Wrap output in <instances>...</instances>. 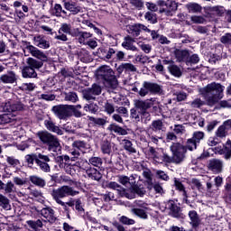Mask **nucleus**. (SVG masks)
Listing matches in <instances>:
<instances>
[{
  "mask_svg": "<svg viewBox=\"0 0 231 231\" xmlns=\"http://www.w3.org/2000/svg\"><path fill=\"white\" fill-rule=\"evenodd\" d=\"M225 91V87L220 83L212 82L208 84L202 89H200L201 95L206 99L208 106H216L221 98H223V92Z\"/></svg>",
  "mask_w": 231,
  "mask_h": 231,
  "instance_id": "f257e3e1",
  "label": "nucleus"
},
{
  "mask_svg": "<svg viewBox=\"0 0 231 231\" xmlns=\"http://www.w3.org/2000/svg\"><path fill=\"white\" fill-rule=\"evenodd\" d=\"M96 77L97 80H101L107 91H114L118 88V79L115 75V70L111 67L103 65L99 67L96 71Z\"/></svg>",
  "mask_w": 231,
  "mask_h": 231,
  "instance_id": "f03ea898",
  "label": "nucleus"
},
{
  "mask_svg": "<svg viewBox=\"0 0 231 231\" xmlns=\"http://www.w3.org/2000/svg\"><path fill=\"white\" fill-rule=\"evenodd\" d=\"M197 149L198 143L192 137L187 140L186 145L181 144V143H172L170 146V151L171 154H175V159L179 165L185 162L187 151H196Z\"/></svg>",
  "mask_w": 231,
  "mask_h": 231,
  "instance_id": "7ed1b4c3",
  "label": "nucleus"
},
{
  "mask_svg": "<svg viewBox=\"0 0 231 231\" xmlns=\"http://www.w3.org/2000/svg\"><path fill=\"white\" fill-rule=\"evenodd\" d=\"M15 111H24V105L19 101L16 102H0V113H15ZM15 116L12 114L0 115V125L14 122Z\"/></svg>",
  "mask_w": 231,
  "mask_h": 231,
  "instance_id": "20e7f679",
  "label": "nucleus"
},
{
  "mask_svg": "<svg viewBox=\"0 0 231 231\" xmlns=\"http://www.w3.org/2000/svg\"><path fill=\"white\" fill-rule=\"evenodd\" d=\"M26 50L29 51V53H31L32 57L41 60L39 61L33 58L27 59V64L30 68H32V69H41V67L44 66L43 62H48V56L37 47L33 45H27Z\"/></svg>",
  "mask_w": 231,
  "mask_h": 231,
  "instance_id": "39448f33",
  "label": "nucleus"
},
{
  "mask_svg": "<svg viewBox=\"0 0 231 231\" xmlns=\"http://www.w3.org/2000/svg\"><path fill=\"white\" fill-rule=\"evenodd\" d=\"M36 135L39 140L44 143V145L48 146V151H51L52 152H60L62 146H60V141H59L57 136L46 130L38 132Z\"/></svg>",
  "mask_w": 231,
  "mask_h": 231,
  "instance_id": "423d86ee",
  "label": "nucleus"
},
{
  "mask_svg": "<svg viewBox=\"0 0 231 231\" xmlns=\"http://www.w3.org/2000/svg\"><path fill=\"white\" fill-rule=\"evenodd\" d=\"M78 191L73 190V188L69 186H62L57 189H53L51 193L52 199L64 208V210L68 211V205L66 202L62 201V198H67V196H77Z\"/></svg>",
  "mask_w": 231,
  "mask_h": 231,
  "instance_id": "0eeeda50",
  "label": "nucleus"
},
{
  "mask_svg": "<svg viewBox=\"0 0 231 231\" xmlns=\"http://www.w3.org/2000/svg\"><path fill=\"white\" fill-rule=\"evenodd\" d=\"M149 93L152 95H163V87L158 83L144 81L138 91V95L143 98L144 97H147Z\"/></svg>",
  "mask_w": 231,
  "mask_h": 231,
  "instance_id": "6e6552de",
  "label": "nucleus"
},
{
  "mask_svg": "<svg viewBox=\"0 0 231 231\" xmlns=\"http://www.w3.org/2000/svg\"><path fill=\"white\" fill-rule=\"evenodd\" d=\"M148 152H149V156L152 158L153 162H155L156 163L165 162V163H175L176 165H179L178 161L176 160L175 153H172V156H170L167 153H163L162 155L153 147H149Z\"/></svg>",
  "mask_w": 231,
  "mask_h": 231,
  "instance_id": "1a4fd4ad",
  "label": "nucleus"
},
{
  "mask_svg": "<svg viewBox=\"0 0 231 231\" xmlns=\"http://www.w3.org/2000/svg\"><path fill=\"white\" fill-rule=\"evenodd\" d=\"M117 194L120 198H126V199H134L137 196L143 198L145 196V189L143 188H136V187H130L125 189L121 187V189H117Z\"/></svg>",
  "mask_w": 231,
  "mask_h": 231,
  "instance_id": "9d476101",
  "label": "nucleus"
},
{
  "mask_svg": "<svg viewBox=\"0 0 231 231\" xmlns=\"http://www.w3.org/2000/svg\"><path fill=\"white\" fill-rule=\"evenodd\" d=\"M70 105H58L51 108L52 113L57 116L60 120H66L72 116L71 112H69Z\"/></svg>",
  "mask_w": 231,
  "mask_h": 231,
  "instance_id": "9b49d317",
  "label": "nucleus"
},
{
  "mask_svg": "<svg viewBox=\"0 0 231 231\" xmlns=\"http://www.w3.org/2000/svg\"><path fill=\"white\" fill-rule=\"evenodd\" d=\"M82 93L85 100H95V97L102 94V87L98 84H93L90 88L83 90Z\"/></svg>",
  "mask_w": 231,
  "mask_h": 231,
  "instance_id": "f8f14e48",
  "label": "nucleus"
},
{
  "mask_svg": "<svg viewBox=\"0 0 231 231\" xmlns=\"http://www.w3.org/2000/svg\"><path fill=\"white\" fill-rule=\"evenodd\" d=\"M154 102H156V98L154 97L146 100L135 99L134 101V106L135 109L140 110V113H144L147 109H151V107L154 106Z\"/></svg>",
  "mask_w": 231,
  "mask_h": 231,
  "instance_id": "ddd939ff",
  "label": "nucleus"
},
{
  "mask_svg": "<svg viewBox=\"0 0 231 231\" xmlns=\"http://www.w3.org/2000/svg\"><path fill=\"white\" fill-rule=\"evenodd\" d=\"M51 160L50 156L39 153V159L36 160V165L42 170V172H51V168L50 167V162Z\"/></svg>",
  "mask_w": 231,
  "mask_h": 231,
  "instance_id": "4468645a",
  "label": "nucleus"
},
{
  "mask_svg": "<svg viewBox=\"0 0 231 231\" xmlns=\"http://www.w3.org/2000/svg\"><path fill=\"white\" fill-rule=\"evenodd\" d=\"M162 64H164L165 66H168V71L173 77L180 79V77H181V75H183V72H181V68H180V66L176 65L174 60H163Z\"/></svg>",
  "mask_w": 231,
  "mask_h": 231,
  "instance_id": "2eb2a0df",
  "label": "nucleus"
},
{
  "mask_svg": "<svg viewBox=\"0 0 231 231\" xmlns=\"http://www.w3.org/2000/svg\"><path fill=\"white\" fill-rule=\"evenodd\" d=\"M216 154H223L226 160L231 159V141L227 140L223 148L216 147Z\"/></svg>",
  "mask_w": 231,
  "mask_h": 231,
  "instance_id": "dca6fc26",
  "label": "nucleus"
},
{
  "mask_svg": "<svg viewBox=\"0 0 231 231\" xmlns=\"http://www.w3.org/2000/svg\"><path fill=\"white\" fill-rule=\"evenodd\" d=\"M82 169L86 171L87 175L90 180H94L95 181H100L102 180V173L98 171V170L95 168H89V166H83Z\"/></svg>",
  "mask_w": 231,
  "mask_h": 231,
  "instance_id": "f3484780",
  "label": "nucleus"
},
{
  "mask_svg": "<svg viewBox=\"0 0 231 231\" xmlns=\"http://www.w3.org/2000/svg\"><path fill=\"white\" fill-rule=\"evenodd\" d=\"M44 125L48 131L51 133H55L59 136H62L64 134V131L60 129V127L57 126L55 123L51 119H47L44 121Z\"/></svg>",
  "mask_w": 231,
  "mask_h": 231,
  "instance_id": "a211bd4d",
  "label": "nucleus"
},
{
  "mask_svg": "<svg viewBox=\"0 0 231 231\" xmlns=\"http://www.w3.org/2000/svg\"><path fill=\"white\" fill-rule=\"evenodd\" d=\"M74 37L78 39L79 44L86 45L88 42V39H91L93 34L91 32L77 30V32L74 33Z\"/></svg>",
  "mask_w": 231,
  "mask_h": 231,
  "instance_id": "6ab92c4d",
  "label": "nucleus"
},
{
  "mask_svg": "<svg viewBox=\"0 0 231 231\" xmlns=\"http://www.w3.org/2000/svg\"><path fill=\"white\" fill-rule=\"evenodd\" d=\"M189 225H191L192 228L197 230V228H199V226L201 225V218H199V215H198V212L195 210H191L189 212Z\"/></svg>",
  "mask_w": 231,
  "mask_h": 231,
  "instance_id": "aec40b11",
  "label": "nucleus"
},
{
  "mask_svg": "<svg viewBox=\"0 0 231 231\" xmlns=\"http://www.w3.org/2000/svg\"><path fill=\"white\" fill-rule=\"evenodd\" d=\"M41 216L44 217L49 223H54V221L57 219L55 217V211L51 208H43L42 210H40Z\"/></svg>",
  "mask_w": 231,
  "mask_h": 231,
  "instance_id": "412c9836",
  "label": "nucleus"
},
{
  "mask_svg": "<svg viewBox=\"0 0 231 231\" xmlns=\"http://www.w3.org/2000/svg\"><path fill=\"white\" fill-rule=\"evenodd\" d=\"M116 71L119 75H122L124 71H125L126 73L127 72L134 73L138 71V69H136V66H134L133 63H122L117 67Z\"/></svg>",
  "mask_w": 231,
  "mask_h": 231,
  "instance_id": "4be33fe9",
  "label": "nucleus"
},
{
  "mask_svg": "<svg viewBox=\"0 0 231 231\" xmlns=\"http://www.w3.org/2000/svg\"><path fill=\"white\" fill-rule=\"evenodd\" d=\"M0 82H3V84H14V82H17V75L14 71H9L0 77Z\"/></svg>",
  "mask_w": 231,
  "mask_h": 231,
  "instance_id": "5701e85b",
  "label": "nucleus"
},
{
  "mask_svg": "<svg viewBox=\"0 0 231 231\" xmlns=\"http://www.w3.org/2000/svg\"><path fill=\"white\" fill-rule=\"evenodd\" d=\"M178 10V3L174 0H167L166 7L160 9V14H171V12H176Z\"/></svg>",
  "mask_w": 231,
  "mask_h": 231,
  "instance_id": "b1692460",
  "label": "nucleus"
},
{
  "mask_svg": "<svg viewBox=\"0 0 231 231\" xmlns=\"http://www.w3.org/2000/svg\"><path fill=\"white\" fill-rule=\"evenodd\" d=\"M208 167L213 171V172L219 173L223 171V162L219 159L210 160Z\"/></svg>",
  "mask_w": 231,
  "mask_h": 231,
  "instance_id": "393cba45",
  "label": "nucleus"
},
{
  "mask_svg": "<svg viewBox=\"0 0 231 231\" xmlns=\"http://www.w3.org/2000/svg\"><path fill=\"white\" fill-rule=\"evenodd\" d=\"M33 41L38 48H42V50H48L50 48V42L44 36H34Z\"/></svg>",
  "mask_w": 231,
  "mask_h": 231,
  "instance_id": "a878e982",
  "label": "nucleus"
},
{
  "mask_svg": "<svg viewBox=\"0 0 231 231\" xmlns=\"http://www.w3.org/2000/svg\"><path fill=\"white\" fill-rule=\"evenodd\" d=\"M175 58L177 60V62H186L189 57V51L187 50H176L174 51Z\"/></svg>",
  "mask_w": 231,
  "mask_h": 231,
  "instance_id": "bb28decb",
  "label": "nucleus"
},
{
  "mask_svg": "<svg viewBox=\"0 0 231 231\" xmlns=\"http://www.w3.org/2000/svg\"><path fill=\"white\" fill-rule=\"evenodd\" d=\"M152 133H160V131H165V125L161 119L153 120L150 125Z\"/></svg>",
  "mask_w": 231,
  "mask_h": 231,
  "instance_id": "cd10ccee",
  "label": "nucleus"
},
{
  "mask_svg": "<svg viewBox=\"0 0 231 231\" xmlns=\"http://www.w3.org/2000/svg\"><path fill=\"white\" fill-rule=\"evenodd\" d=\"M133 42H134V40L130 36H126L125 37L122 46L125 48V50H130V51H138V49L133 44Z\"/></svg>",
  "mask_w": 231,
  "mask_h": 231,
  "instance_id": "c85d7f7f",
  "label": "nucleus"
},
{
  "mask_svg": "<svg viewBox=\"0 0 231 231\" xmlns=\"http://www.w3.org/2000/svg\"><path fill=\"white\" fill-rule=\"evenodd\" d=\"M22 75L23 79H35L37 77V72H35V69L32 67L25 66L23 67L22 70Z\"/></svg>",
  "mask_w": 231,
  "mask_h": 231,
  "instance_id": "c756f323",
  "label": "nucleus"
},
{
  "mask_svg": "<svg viewBox=\"0 0 231 231\" xmlns=\"http://www.w3.org/2000/svg\"><path fill=\"white\" fill-rule=\"evenodd\" d=\"M29 180L32 185H35L36 187H40L41 189L46 187V180L44 179L37 176V175H32L29 177Z\"/></svg>",
  "mask_w": 231,
  "mask_h": 231,
  "instance_id": "7c9ffc66",
  "label": "nucleus"
},
{
  "mask_svg": "<svg viewBox=\"0 0 231 231\" xmlns=\"http://www.w3.org/2000/svg\"><path fill=\"white\" fill-rule=\"evenodd\" d=\"M186 10H188L189 14H200L203 7L198 3H189L185 5Z\"/></svg>",
  "mask_w": 231,
  "mask_h": 231,
  "instance_id": "2f4dec72",
  "label": "nucleus"
},
{
  "mask_svg": "<svg viewBox=\"0 0 231 231\" xmlns=\"http://www.w3.org/2000/svg\"><path fill=\"white\" fill-rule=\"evenodd\" d=\"M14 189H15L14 182L8 181L5 184L3 180H0V190H5V194H12V192H14Z\"/></svg>",
  "mask_w": 231,
  "mask_h": 231,
  "instance_id": "473e14b6",
  "label": "nucleus"
},
{
  "mask_svg": "<svg viewBox=\"0 0 231 231\" xmlns=\"http://www.w3.org/2000/svg\"><path fill=\"white\" fill-rule=\"evenodd\" d=\"M168 207H169L170 212L173 217H180V207H178V205H176V203H174V201L170 200L168 202Z\"/></svg>",
  "mask_w": 231,
  "mask_h": 231,
  "instance_id": "72a5a7b5",
  "label": "nucleus"
},
{
  "mask_svg": "<svg viewBox=\"0 0 231 231\" xmlns=\"http://www.w3.org/2000/svg\"><path fill=\"white\" fill-rule=\"evenodd\" d=\"M108 131L111 133H117V134H121V136H125V134H127V130L116 125V124H111L108 126Z\"/></svg>",
  "mask_w": 231,
  "mask_h": 231,
  "instance_id": "f704fd0d",
  "label": "nucleus"
},
{
  "mask_svg": "<svg viewBox=\"0 0 231 231\" xmlns=\"http://www.w3.org/2000/svg\"><path fill=\"white\" fill-rule=\"evenodd\" d=\"M0 207L4 210H11L12 206L10 205V199L6 196L0 193Z\"/></svg>",
  "mask_w": 231,
  "mask_h": 231,
  "instance_id": "c9c22d12",
  "label": "nucleus"
},
{
  "mask_svg": "<svg viewBox=\"0 0 231 231\" xmlns=\"http://www.w3.org/2000/svg\"><path fill=\"white\" fill-rule=\"evenodd\" d=\"M63 95H65L64 100L66 102H71L72 104L79 102V96L76 92H65Z\"/></svg>",
  "mask_w": 231,
  "mask_h": 231,
  "instance_id": "e433bc0d",
  "label": "nucleus"
},
{
  "mask_svg": "<svg viewBox=\"0 0 231 231\" xmlns=\"http://www.w3.org/2000/svg\"><path fill=\"white\" fill-rule=\"evenodd\" d=\"M122 143L125 151H127V152H130L131 154L136 153V149L133 147V143L130 140L124 139Z\"/></svg>",
  "mask_w": 231,
  "mask_h": 231,
  "instance_id": "4c0bfd02",
  "label": "nucleus"
},
{
  "mask_svg": "<svg viewBox=\"0 0 231 231\" xmlns=\"http://www.w3.org/2000/svg\"><path fill=\"white\" fill-rule=\"evenodd\" d=\"M37 160H39V153L27 154L25 156V161L27 162L28 167H30V169L33 168V162H35V163H37Z\"/></svg>",
  "mask_w": 231,
  "mask_h": 231,
  "instance_id": "58836bf2",
  "label": "nucleus"
},
{
  "mask_svg": "<svg viewBox=\"0 0 231 231\" xmlns=\"http://www.w3.org/2000/svg\"><path fill=\"white\" fill-rule=\"evenodd\" d=\"M27 225L28 226H30V228H32V230H36V231H39V228H42L43 226L42 220L41 219H38L36 221L29 220L27 221Z\"/></svg>",
  "mask_w": 231,
  "mask_h": 231,
  "instance_id": "ea45409f",
  "label": "nucleus"
},
{
  "mask_svg": "<svg viewBox=\"0 0 231 231\" xmlns=\"http://www.w3.org/2000/svg\"><path fill=\"white\" fill-rule=\"evenodd\" d=\"M84 163H85V165H93L94 167H100V166H102V158L91 157L88 160V161H85Z\"/></svg>",
  "mask_w": 231,
  "mask_h": 231,
  "instance_id": "a19ab883",
  "label": "nucleus"
},
{
  "mask_svg": "<svg viewBox=\"0 0 231 231\" xmlns=\"http://www.w3.org/2000/svg\"><path fill=\"white\" fill-rule=\"evenodd\" d=\"M132 213L142 219H147V212L145 211V208H132Z\"/></svg>",
  "mask_w": 231,
  "mask_h": 231,
  "instance_id": "79ce46f5",
  "label": "nucleus"
},
{
  "mask_svg": "<svg viewBox=\"0 0 231 231\" xmlns=\"http://www.w3.org/2000/svg\"><path fill=\"white\" fill-rule=\"evenodd\" d=\"M64 7L66 10H69V12H71L74 15H77V14H79V12H80V7H77V6H75V5H73L69 2H65Z\"/></svg>",
  "mask_w": 231,
  "mask_h": 231,
  "instance_id": "37998d69",
  "label": "nucleus"
},
{
  "mask_svg": "<svg viewBox=\"0 0 231 231\" xmlns=\"http://www.w3.org/2000/svg\"><path fill=\"white\" fill-rule=\"evenodd\" d=\"M148 138L149 141L155 145H158L160 140H163V136H162V134L156 135L154 132H151L150 134H148Z\"/></svg>",
  "mask_w": 231,
  "mask_h": 231,
  "instance_id": "c03bdc74",
  "label": "nucleus"
},
{
  "mask_svg": "<svg viewBox=\"0 0 231 231\" xmlns=\"http://www.w3.org/2000/svg\"><path fill=\"white\" fill-rule=\"evenodd\" d=\"M101 151L103 154H111V143L106 140L101 144Z\"/></svg>",
  "mask_w": 231,
  "mask_h": 231,
  "instance_id": "a18cd8bd",
  "label": "nucleus"
},
{
  "mask_svg": "<svg viewBox=\"0 0 231 231\" xmlns=\"http://www.w3.org/2000/svg\"><path fill=\"white\" fill-rule=\"evenodd\" d=\"M228 134V130L225 129L223 125H220L217 130L216 131V137L217 138H226Z\"/></svg>",
  "mask_w": 231,
  "mask_h": 231,
  "instance_id": "49530a36",
  "label": "nucleus"
},
{
  "mask_svg": "<svg viewBox=\"0 0 231 231\" xmlns=\"http://www.w3.org/2000/svg\"><path fill=\"white\" fill-rule=\"evenodd\" d=\"M58 33H68L69 35H71V24L62 23Z\"/></svg>",
  "mask_w": 231,
  "mask_h": 231,
  "instance_id": "de8ad7c7",
  "label": "nucleus"
},
{
  "mask_svg": "<svg viewBox=\"0 0 231 231\" xmlns=\"http://www.w3.org/2000/svg\"><path fill=\"white\" fill-rule=\"evenodd\" d=\"M144 19H146V21H149V23H152V24H155V23H158L156 14L154 13L146 12L144 14Z\"/></svg>",
  "mask_w": 231,
  "mask_h": 231,
  "instance_id": "09e8293b",
  "label": "nucleus"
},
{
  "mask_svg": "<svg viewBox=\"0 0 231 231\" xmlns=\"http://www.w3.org/2000/svg\"><path fill=\"white\" fill-rule=\"evenodd\" d=\"M197 143H199L205 138V133L198 131L194 132L191 137Z\"/></svg>",
  "mask_w": 231,
  "mask_h": 231,
  "instance_id": "8fccbe9b",
  "label": "nucleus"
},
{
  "mask_svg": "<svg viewBox=\"0 0 231 231\" xmlns=\"http://www.w3.org/2000/svg\"><path fill=\"white\" fill-rule=\"evenodd\" d=\"M84 111H86L87 113H92L93 115H95V113H97V111H98V106L95 105V104H89V105H86L84 106Z\"/></svg>",
  "mask_w": 231,
  "mask_h": 231,
  "instance_id": "3c124183",
  "label": "nucleus"
},
{
  "mask_svg": "<svg viewBox=\"0 0 231 231\" xmlns=\"http://www.w3.org/2000/svg\"><path fill=\"white\" fill-rule=\"evenodd\" d=\"M87 145L88 144L84 141H75L72 143V147H74V149H78V151H82L83 149H86Z\"/></svg>",
  "mask_w": 231,
  "mask_h": 231,
  "instance_id": "603ef678",
  "label": "nucleus"
},
{
  "mask_svg": "<svg viewBox=\"0 0 231 231\" xmlns=\"http://www.w3.org/2000/svg\"><path fill=\"white\" fill-rule=\"evenodd\" d=\"M198 62H199V56L198 54L189 56L188 60H186L187 66H189V64H198Z\"/></svg>",
  "mask_w": 231,
  "mask_h": 231,
  "instance_id": "864d4df0",
  "label": "nucleus"
},
{
  "mask_svg": "<svg viewBox=\"0 0 231 231\" xmlns=\"http://www.w3.org/2000/svg\"><path fill=\"white\" fill-rule=\"evenodd\" d=\"M22 91H33L35 89V84L33 83H23L20 86Z\"/></svg>",
  "mask_w": 231,
  "mask_h": 231,
  "instance_id": "5fc2aeb1",
  "label": "nucleus"
},
{
  "mask_svg": "<svg viewBox=\"0 0 231 231\" xmlns=\"http://www.w3.org/2000/svg\"><path fill=\"white\" fill-rule=\"evenodd\" d=\"M220 42H222V44H226L227 46H231V33L230 32H226L225 35H223L220 38Z\"/></svg>",
  "mask_w": 231,
  "mask_h": 231,
  "instance_id": "6e6d98bb",
  "label": "nucleus"
},
{
  "mask_svg": "<svg viewBox=\"0 0 231 231\" xmlns=\"http://www.w3.org/2000/svg\"><path fill=\"white\" fill-rule=\"evenodd\" d=\"M88 119L90 120V122H93V124H96L97 125H106V124H107V121L104 118L90 116Z\"/></svg>",
  "mask_w": 231,
  "mask_h": 231,
  "instance_id": "4d7b16f0",
  "label": "nucleus"
},
{
  "mask_svg": "<svg viewBox=\"0 0 231 231\" xmlns=\"http://www.w3.org/2000/svg\"><path fill=\"white\" fill-rule=\"evenodd\" d=\"M129 3L131 6L136 8L137 10H142L143 6V1L142 0H130Z\"/></svg>",
  "mask_w": 231,
  "mask_h": 231,
  "instance_id": "13d9d810",
  "label": "nucleus"
},
{
  "mask_svg": "<svg viewBox=\"0 0 231 231\" xmlns=\"http://www.w3.org/2000/svg\"><path fill=\"white\" fill-rule=\"evenodd\" d=\"M190 19L195 24H203L207 23V20L203 16L193 15Z\"/></svg>",
  "mask_w": 231,
  "mask_h": 231,
  "instance_id": "bf43d9fd",
  "label": "nucleus"
},
{
  "mask_svg": "<svg viewBox=\"0 0 231 231\" xmlns=\"http://www.w3.org/2000/svg\"><path fill=\"white\" fill-rule=\"evenodd\" d=\"M6 162L8 163V165H11V167H17V165H19V159H16L14 156H7L6 158Z\"/></svg>",
  "mask_w": 231,
  "mask_h": 231,
  "instance_id": "052dcab7",
  "label": "nucleus"
},
{
  "mask_svg": "<svg viewBox=\"0 0 231 231\" xmlns=\"http://www.w3.org/2000/svg\"><path fill=\"white\" fill-rule=\"evenodd\" d=\"M119 221L120 223H122L123 225H134V219L133 218H129L125 216H122L120 218H119Z\"/></svg>",
  "mask_w": 231,
  "mask_h": 231,
  "instance_id": "680f3d73",
  "label": "nucleus"
},
{
  "mask_svg": "<svg viewBox=\"0 0 231 231\" xmlns=\"http://www.w3.org/2000/svg\"><path fill=\"white\" fill-rule=\"evenodd\" d=\"M117 181L125 187L129 183V177L125 175H118Z\"/></svg>",
  "mask_w": 231,
  "mask_h": 231,
  "instance_id": "e2e57ef3",
  "label": "nucleus"
},
{
  "mask_svg": "<svg viewBox=\"0 0 231 231\" xmlns=\"http://www.w3.org/2000/svg\"><path fill=\"white\" fill-rule=\"evenodd\" d=\"M101 199L106 202L109 203V201H115V194L108 192L107 194H104L101 196Z\"/></svg>",
  "mask_w": 231,
  "mask_h": 231,
  "instance_id": "0e129e2a",
  "label": "nucleus"
},
{
  "mask_svg": "<svg viewBox=\"0 0 231 231\" xmlns=\"http://www.w3.org/2000/svg\"><path fill=\"white\" fill-rule=\"evenodd\" d=\"M143 176L145 178L146 181H152V171L149 169H144L143 171Z\"/></svg>",
  "mask_w": 231,
  "mask_h": 231,
  "instance_id": "69168bd1",
  "label": "nucleus"
},
{
  "mask_svg": "<svg viewBox=\"0 0 231 231\" xmlns=\"http://www.w3.org/2000/svg\"><path fill=\"white\" fill-rule=\"evenodd\" d=\"M130 30L135 37H138L140 35V23H135L134 25H131Z\"/></svg>",
  "mask_w": 231,
  "mask_h": 231,
  "instance_id": "338daca9",
  "label": "nucleus"
},
{
  "mask_svg": "<svg viewBox=\"0 0 231 231\" xmlns=\"http://www.w3.org/2000/svg\"><path fill=\"white\" fill-rule=\"evenodd\" d=\"M173 131L175 134H183L185 133V126L182 125H175Z\"/></svg>",
  "mask_w": 231,
  "mask_h": 231,
  "instance_id": "774afa93",
  "label": "nucleus"
}]
</instances>
